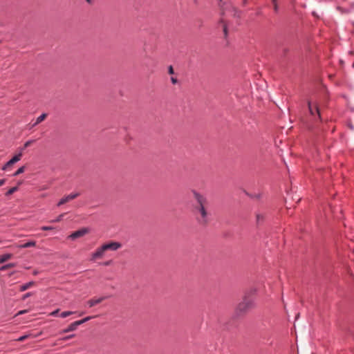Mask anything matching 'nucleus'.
I'll return each mask as SVG.
<instances>
[{
    "mask_svg": "<svg viewBox=\"0 0 354 354\" xmlns=\"http://www.w3.org/2000/svg\"><path fill=\"white\" fill-rule=\"evenodd\" d=\"M47 189V187H44L42 188V189Z\"/></svg>",
    "mask_w": 354,
    "mask_h": 354,
    "instance_id": "nucleus-38",
    "label": "nucleus"
},
{
    "mask_svg": "<svg viewBox=\"0 0 354 354\" xmlns=\"http://www.w3.org/2000/svg\"><path fill=\"white\" fill-rule=\"evenodd\" d=\"M37 273H38V272H37V271H35V272H33V274L36 275V274H37Z\"/></svg>",
    "mask_w": 354,
    "mask_h": 354,
    "instance_id": "nucleus-36",
    "label": "nucleus"
},
{
    "mask_svg": "<svg viewBox=\"0 0 354 354\" xmlns=\"http://www.w3.org/2000/svg\"><path fill=\"white\" fill-rule=\"evenodd\" d=\"M35 285V282L34 281H30L27 283H25L24 285H22L21 287H20V291L23 292V291H25L28 289H29L30 288H31L32 286H33Z\"/></svg>",
    "mask_w": 354,
    "mask_h": 354,
    "instance_id": "nucleus-10",
    "label": "nucleus"
},
{
    "mask_svg": "<svg viewBox=\"0 0 354 354\" xmlns=\"http://www.w3.org/2000/svg\"><path fill=\"white\" fill-rule=\"evenodd\" d=\"M64 214H60L58 217H57L55 220L52 221L51 222L53 223H58L60 222L64 216Z\"/></svg>",
    "mask_w": 354,
    "mask_h": 354,
    "instance_id": "nucleus-23",
    "label": "nucleus"
},
{
    "mask_svg": "<svg viewBox=\"0 0 354 354\" xmlns=\"http://www.w3.org/2000/svg\"><path fill=\"white\" fill-rule=\"evenodd\" d=\"M105 299L104 297L98 298V299H92L87 301V305L88 307L91 308L100 303H101Z\"/></svg>",
    "mask_w": 354,
    "mask_h": 354,
    "instance_id": "nucleus-9",
    "label": "nucleus"
},
{
    "mask_svg": "<svg viewBox=\"0 0 354 354\" xmlns=\"http://www.w3.org/2000/svg\"><path fill=\"white\" fill-rule=\"evenodd\" d=\"M74 336H75V335H73H73H68V336H66V337L62 338V340H64V341L68 340V339H69L71 338H73Z\"/></svg>",
    "mask_w": 354,
    "mask_h": 354,
    "instance_id": "nucleus-28",
    "label": "nucleus"
},
{
    "mask_svg": "<svg viewBox=\"0 0 354 354\" xmlns=\"http://www.w3.org/2000/svg\"><path fill=\"white\" fill-rule=\"evenodd\" d=\"M33 142L32 140H28L27 141L25 144H24V148H22L21 149V151L20 152H22V151L26 149V147H29L32 143Z\"/></svg>",
    "mask_w": 354,
    "mask_h": 354,
    "instance_id": "nucleus-24",
    "label": "nucleus"
},
{
    "mask_svg": "<svg viewBox=\"0 0 354 354\" xmlns=\"http://www.w3.org/2000/svg\"><path fill=\"white\" fill-rule=\"evenodd\" d=\"M6 183V180L5 179H1L0 180V187Z\"/></svg>",
    "mask_w": 354,
    "mask_h": 354,
    "instance_id": "nucleus-35",
    "label": "nucleus"
},
{
    "mask_svg": "<svg viewBox=\"0 0 354 354\" xmlns=\"http://www.w3.org/2000/svg\"><path fill=\"white\" fill-rule=\"evenodd\" d=\"M104 264H105V265H109V262H106Z\"/></svg>",
    "mask_w": 354,
    "mask_h": 354,
    "instance_id": "nucleus-37",
    "label": "nucleus"
},
{
    "mask_svg": "<svg viewBox=\"0 0 354 354\" xmlns=\"http://www.w3.org/2000/svg\"><path fill=\"white\" fill-rule=\"evenodd\" d=\"M353 66L354 67V63L353 64Z\"/></svg>",
    "mask_w": 354,
    "mask_h": 354,
    "instance_id": "nucleus-39",
    "label": "nucleus"
},
{
    "mask_svg": "<svg viewBox=\"0 0 354 354\" xmlns=\"http://www.w3.org/2000/svg\"><path fill=\"white\" fill-rule=\"evenodd\" d=\"M193 194L196 201V205L194 207L196 220L199 224L206 225L209 221V213L205 208V205L207 203V199L196 192H194Z\"/></svg>",
    "mask_w": 354,
    "mask_h": 354,
    "instance_id": "nucleus-1",
    "label": "nucleus"
},
{
    "mask_svg": "<svg viewBox=\"0 0 354 354\" xmlns=\"http://www.w3.org/2000/svg\"><path fill=\"white\" fill-rule=\"evenodd\" d=\"M264 219H265V216L263 214H260V213H257L256 214V221H257V223L258 225L262 223L263 222Z\"/></svg>",
    "mask_w": 354,
    "mask_h": 354,
    "instance_id": "nucleus-12",
    "label": "nucleus"
},
{
    "mask_svg": "<svg viewBox=\"0 0 354 354\" xmlns=\"http://www.w3.org/2000/svg\"><path fill=\"white\" fill-rule=\"evenodd\" d=\"M69 201H69V199H68V196H66L65 197L62 198L59 201V203H58L57 205H58V206H60V205H64V204H65V203H66L69 202Z\"/></svg>",
    "mask_w": 354,
    "mask_h": 354,
    "instance_id": "nucleus-16",
    "label": "nucleus"
},
{
    "mask_svg": "<svg viewBox=\"0 0 354 354\" xmlns=\"http://www.w3.org/2000/svg\"><path fill=\"white\" fill-rule=\"evenodd\" d=\"M28 337H29V335H23V336H21V337H19L17 340L18 342H23V341H24L25 339H26Z\"/></svg>",
    "mask_w": 354,
    "mask_h": 354,
    "instance_id": "nucleus-25",
    "label": "nucleus"
},
{
    "mask_svg": "<svg viewBox=\"0 0 354 354\" xmlns=\"http://www.w3.org/2000/svg\"><path fill=\"white\" fill-rule=\"evenodd\" d=\"M28 310H20V311H19V312L17 313L16 316H18V315H20L25 314V313H28Z\"/></svg>",
    "mask_w": 354,
    "mask_h": 354,
    "instance_id": "nucleus-29",
    "label": "nucleus"
},
{
    "mask_svg": "<svg viewBox=\"0 0 354 354\" xmlns=\"http://www.w3.org/2000/svg\"><path fill=\"white\" fill-rule=\"evenodd\" d=\"M85 1L89 5H92L94 3V0H85Z\"/></svg>",
    "mask_w": 354,
    "mask_h": 354,
    "instance_id": "nucleus-34",
    "label": "nucleus"
},
{
    "mask_svg": "<svg viewBox=\"0 0 354 354\" xmlns=\"http://www.w3.org/2000/svg\"><path fill=\"white\" fill-rule=\"evenodd\" d=\"M25 171V167L23 166V167H21L20 168H19L16 171L15 173L14 174V176H17L18 175H19L20 174H22L23 172H24Z\"/></svg>",
    "mask_w": 354,
    "mask_h": 354,
    "instance_id": "nucleus-18",
    "label": "nucleus"
},
{
    "mask_svg": "<svg viewBox=\"0 0 354 354\" xmlns=\"http://www.w3.org/2000/svg\"><path fill=\"white\" fill-rule=\"evenodd\" d=\"M80 326L77 321L73 322L71 324L66 328L63 329L59 332L60 334L66 333L71 331H74L77 329V326Z\"/></svg>",
    "mask_w": 354,
    "mask_h": 354,
    "instance_id": "nucleus-8",
    "label": "nucleus"
},
{
    "mask_svg": "<svg viewBox=\"0 0 354 354\" xmlns=\"http://www.w3.org/2000/svg\"><path fill=\"white\" fill-rule=\"evenodd\" d=\"M308 107L309 112L312 115H313L315 114V113L316 112L319 116V118L321 119L319 109L317 104H313L310 101H308Z\"/></svg>",
    "mask_w": 354,
    "mask_h": 354,
    "instance_id": "nucleus-4",
    "label": "nucleus"
},
{
    "mask_svg": "<svg viewBox=\"0 0 354 354\" xmlns=\"http://www.w3.org/2000/svg\"><path fill=\"white\" fill-rule=\"evenodd\" d=\"M15 263H8V264H6V265H5V266H2V267L1 268V270H7V269H9V268H13V267H15Z\"/></svg>",
    "mask_w": 354,
    "mask_h": 354,
    "instance_id": "nucleus-17",
    "label": "nucleus"
},
{
    "mask_svg": "<svg viewBox=\"0 0 354 354\" xmlns=\"http://www.w3.org/2000/svg\"><path fill=\"white\" fill-rule=\"evenodd\" d=\"M252 306V301L248 298L245 297L243 300L237 306V310L243 313L248 310L249 308H250Z\"/></svg>",
    "mask_w": 354,
    "mask_h": 354,
    "instance_id": "nucleus-2",
    "label": "nucleus"
},
{
    "mask_svg": "<svg viewBox=\"0 0 354 354\" xmlns=\"http://www.w3.org/2000/svg\"><path fill=\"white\" fill-rule=\"evenodd\" d=\"M46 117H47V114H46V113L41 114L40 116H39L37 118L36 122L33 124V126H35V125L39 124L40 122H41L42 121H44L46 119Z\"/></svg>",
    "mask_w": 354,
    "mask_h": 354,
    "instance_id": "nucleus-14",
    "label": "nucleus"
},
{
    "mask_svg": "<svg viewBox=\"0 0 354 354\" xmlns=\"http://www.w3.org/2000/svg\"><path fill=\"white\" fill-rule=\"evenodd\" d=\"M53 229V227H52V226H43L41 227V230L44 231L51 230Z\"/></svg>",
    "mask_w": 354,
    "mask_h": 354,
    "instance_id": "nucleus-27",
    "label": "nucleus"
},
{
    "mask_svg": "<svg viewBox=\"0 0 354 354\" xmlns=\"http://www.w3.org/2000/svg\"><path fill=\"white\" fill-rule=\"evenodd\" d=\"M17 187H13L12 188H10L7 192H6V195H11L13 193H15L17 190Z\"/></svg>",
    "mask_w": 354,
    "mask_h": 354,
    "instance_id": "nucleus-21",
    "label": "nucleus"
},
{
    "mask_svg": "<svg viewBox=\"0 0 354 354\" xmlns=\"http://www.w3.org/2000/svg\"><path fill=\"white\" fill-rule=\"evenodd\" d=\"M59 310V309H57V310L53 311L52 313H50V315L56 316L57 315Z\"/></svg>",
    "mask_w": 354,
    "mask_h": 354,
    "instance_id": "nucleus-32",
    "label": "nucleus"
},
{
    "mask_svg": "<svg viewBox=\"0 0 354 354\" xmlns=\"http://www.w3.org/2000/svg\"><path fill=\"white\" fill-rule=\"evenodd\" d=\"M272 2L273 3L274 10V11L277 12L278 10V6L277 3V0H272Z\"/></svg>",
    "mask_w": 354,
    "mask_h": 354,
    "instance_id": "nucleus-26",
    "label": "nucleus"
},
{
    "mask_svg": "<svg viewBox=\"0 0 354 354\" xmlns=\"http://www.w3.org/2000/svg\"><path fill=\"white\" fill-rule=\"evenodd\" d=\"M168 73L169 74H174V68L171 66H169V68H168Z\"/></svg>",
    "mask_w": 354,
    "mask_h": 354,
    "instance_id": "nucleus-31",
    "label": "nucleus"
},
{
    "mask_svg": "<svg viewBox=\"0 0 354 354\" xmlns=\"http://www.w3.org/2000/svg\"><path fill=\"white\" fill-rule=\"evenodd\" d=\"M11 254H5L0 257V263H3L6 262V261L9 260L12 257Z\"/></svg>",
    "mask_w": 354,
    "mask_h": 354,
    "instance_id": "nucleus-13",
    "label": "nucleus"
},
{
    "mask_svg": "<svg viewBox=\"0 0 354 354\" xmlns=\"http://www.w3.org/2000/svg\"><path fill=\"white\" fill-rule=\"evenodd\" d=\"M171 81L172 84H176L178 82L177 79L175 77H173L171 78Z\"/></svg>",
    "mask_w": 354,
    "mask_h": 354,
    "instance_id": "nucleus-33",
    "label": "nucleus"
},
{
    "mask_svg": "<svg viewBox=\"0 0 354 354\" xmlns=\"http://www.w3.org/2000/svg\"><path fill=\"white\" fill-rule=\"evenodd\" d=\"M105 250H112L115 251L121 248L122 245L118 242H110L103 245Z\"/></svg>",
    "mask_w": 354,
    "mask_h": 354,
    "instance_id": "nucleus-5",
    "label": "nucleus"
},
{
    "mask_svg": "<svg viewBox=\"0 0 354 354\" xmlns=\"http://www.w3.org/2000/svg\"><path fill=\"white\" fill-rule=\"evenodd\" d=\"M74 313L72 312V311H64L63 313H61L60 316L62 317V318H65L71 315H73Z\"/></svg>",
    "mask_w": 354,
    "mask_h": 354,
    "instance_id": "nucleus-19",
    "label": "nucleus"
},
{
    "mask_svg": "<svg viewBox=\"0 0 354 354\" xmlns=\"http://www.w3.org/2000/svg\"><path fill=\"white\" fill-rule=\"evenodd\" d=\"M220 24H222L223 30V32H224L225 37H226V36H227V25L224 23L223 19H221V21H220Z\"/></svg>",
    "mask_w": 354,
    "mask_h": 354,
    "instance_id": "nucleus-15",
    "label": "nucleus"
},
{
    "mask_svg": "<svg viewBox=\"0 0 354 354\" xmlns=\"http://www.w3.org/2000/svg\"><path fill=\"white\" fill-rule=\"evenodd\" d=\"M35 245H36V242L34 241H28L23 245H19V248H26L35 246Z\"/></svg>",
    "mask_w": 354,
    "mask_h": 354,
    "instance_id": "nucleus-11",
    "label": "nucleus"
},
{
    "mask_svg": "<svg viewBox=\"0 0 354 354\" xmlns=\"http://www.w3.org/2000/svg\"><path fill=\"white\" fill-rule=\"evenodd\" d=\"M31 295H32V293H31V292H27V293H26V294L23 296L22 299H23V300H25L26 298L29 297H30V296H31Z\"/></svg>",
    "mask_w": 354,
    "mask_h": 354,
    "instance_id": "nucleus-30",
    "label": "nucleus"
},
{
    "mask_svg": "<svg viewBox=\"0 0 354 354\" xmlns=\"http://www.w3.org/2000/svg\"><path fill=\"white\" fill-rule=\"evenodd\" d=\"M22 156V152H19L17 155L15 156L12 159H10L2 168L3 170H6L8 167L12 166L13 164L16 163L19 160H20Z\"/></svg>",
    "mask_w": 354,
    "mask_h": 354,
    "instance_id": "nucleus-7",
    "label": "nucleus"
},
{
    "mask_svg": "<svg viewBox=\"0 0 354 354\" xmlns=\"http://www.w3.org/2000/svg\"><path fill=\"white\" fill-rule=\"evenodd\" d=\"M79 196V193H74V194H71L69 195H68V198L69 199V201H72L73 199H75V198H77V196Z\"/></svg>",
    "mask_w": 354,
    "mask_h": 354,
    "instance_id": "nucleus-22",
    "label": "nucleus"
},
{
    "mask_svg": "<svg viewBox=\"0 0 354 354\" xmlns=\"http://www.w3.org/2000/svg\"><path fill=\"white\" fill-rule=\"evenodd\" d=\"M93 318V317H86L81 320H78L77 322L79 324V325H81L86 322H88V320L91 319Z\"/></svg>",
    "mask_w": 354,
    "mask_h": 354,
    "instance_id": "nucleus-20",
    "label": "nucleus"
},
{
    "mask_svg": "<svg viewBox=\"0 0 354 354\" xmlns=\"http://www.w3.org/2000/svg\"><path fill=\"white\" fill-rule=\"evenodd\" d=\"M88 232V229L82 228L81 230H77V231L74 232L73 233H72L69 236V238L71 239H76L77 238H80V237H82V236H84Z\"/></svg>",
    "mask_w": 354,
    "mask_h": 354,
    "instance_id": "nucleus-6",
    "label": "nucleus"
},
{
    "mask_svg": "<svg viewBox=\"0 0 354 354\" xmlns=\"http://www.w3.org/2000/svg\"><path fill=\"white\" fill-rule=\"evenodd\" d=\"M106 252L103 245L98 248L95 252L92 254L91 260L95 261L98 259H102Z\"/></svg>",
    "mask_w": 354,
    "mask_h": 354,
    "instance_id": "nucleus-3",
    "label": "nucleus"
}]
</instances>
